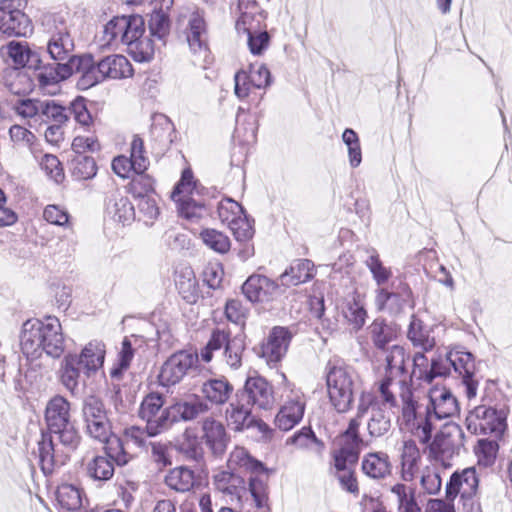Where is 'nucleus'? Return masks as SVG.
I'll return each instance as SVG.
<instances>
[{"instance_id":"obj_11","label":"nucleus","mask_w":512,"mask_h":512,"mask_svg":"<svg viewBox=\"0 0 512 512\" xmlns=\"http://www.w3.org/2000/svg\"><path fill=\"white\" fill-rule=\"evenodd\" d=\"M165 397L158 392L147 394L138 409V416L146 423L148 436L155 437L169 430V406L164 408Z\"/></svg>"},{"instance_id":"obj_62","label":"nucleus","mask_w":512,"mask_h":512,"mask_svg":"<svg viewBox=\"0 0 512 512\" xmlns=\"http://www.w3.org/2000/svg\"><path fill=\"white\" fill-rule=\"evenodd\" d=\"M68 118L73 115L75 121L82 126H88L92 122V116L87 109L86 100L83 97L74 99L67 107Z\"/></svg>"},{"instance_id":"obj_42","label":"nucleus","mask_w":512,"mask_h":512,"mask_svg":"<svg viewBox=\"0 0 512 512\" xmlns=\"http://www.w3.org/2000/svg\"><path fill=\"white\" fill-rule=\"evenodd\" d=\"M70 171L76 180H88L96 175L97 165L93 157L77 154L70 160Z\"/></svg>"},{"instance_id":"obj_27","label":"nucleus","mask_w":512,"mask_h":512,"mask_svg":"<svg viewBox=\"0 0 512 512\" xmlns=\"http://www.w3.org/2000/svg\"><path fill=\"white\" fill-rule=\"evenodd\" d=\"M421 455L419 448L414 440L403 442L400 453L401 479L405 482H411L419 471V462Z\"/></svg>"},{"instance_id":"obj_49","label":"nucleus","mask_w":512,"mask_h":512,"mask_svg":"<svg viewBox=\"0 0 512 512\" xmlns=\"http://www.w3.org/2000/svg\"><path fill=\"white\" fill-rule=\"evenodd\" d=\"M127 18L128 16H116L104 26L102 40L105 45L121 44Z\"/></svg>"},{"instance_id":"obj_23","label":"nucleus","mask_w":512,"mask_h":512,"mask_svg":"<svg viewBox=\"0 0 512 512\" xmlns=\"http://www.w3.org/2000/svg\"><path fill=\"white\" fill-rule=\"evenodd\" d=\"M150 137L157 145L159 152L168 150L176 137L174 124L166 115L155 114L152 117Z\"/></svg>"},{"instance_id":"obj_38","label":"nucleus","mask_w":512,"mask_h":512,"mask_svg":"<svg viewBox=\"0 0 512 512\" xmlns=\"http://www.w3.org/2000/svg\"><path fill=\"white\" fill-rule=\"evenodd\" d=\"M102 443L104 444V456L110 459L113 464L125 466L133 458V456L126 451L123 439L113 433Z\"/></svg>"},{"instance_id":"obj_13","label":"nucleus","mask_w":512,"mask_h":512,"mask_svg":"<svg viewBox=\"0 0 512 512\" xmlns=\"http://www.w3.org/2000/svg\"><path fill=\"white\" fill-rule=\"evenodd\" d=\"M198 355L196 353L180 350L173 353L162 364L158 375L159 384L163 387H170L180 383L191 371L196 369Z\"/></svg>"},{"instance_id":"obj_15","label":"nucleus","mask_w":512,"mask_h":512,"mask_svg":"<svg viewBox=\"0 0 512 512\" xmlns=\"http://www.w3.org/2000/svg\"><path fill=\"white\" fill-rule=\"evenodd\" d=\"M465 434L456 423L445 424L429 443L430 454L436 459L451 458L464 446Z\"/></svg>"},{"instance_id":"obj_16","label":"nucleus","mask_w":512,"mask_h":512,"mask_svg":"<svg viewBox=\"0 0 512 512\" xmlns=\"http://www.w3.org/2000/svg\"><path fill=\"white\" fill-rule=\"evenodd\" d=\"M448 360L451 370L462 379L466 396L469 399L475 397L478 381L474 378L476 370L474 355L462 346H455L448 351Z\"/></svg>"},{"instance_id":"obj_3","label":"nucleus","mask_w":512,"mask_h":512,"mask_svg":"<svg viewBox=\"0 0 512 512\" xmlns=\"http://www.w3.org/2000/svg\"><path fill=\"white\" fill-rule=\"evenodd\" d=\"M20 347L30 361L39 359L43 353L53 359L60 358L65 351V340L59 319L46 316L43 320L25 321L20 334Z\"/></svg>"},{"instance_id":"obj_6","label":"nucleus","mask_w":512,"mask_h":512,"mask_svg":"<svg viewBox=\"0 0 512 512\" xmlns=\"http://www.w3.org/2000/svg\"><path fill=\"white\" fill-rule=\"evenodd\" d=\"M327 387L331 404L339 413L347 412L353 403V392L357 374L341 360L329 361L327 365Z\"/></svg>"},{"instance_id":"obj_40","label":"nucleus","mask_w":512,"mask_h":512,"mask_svg":"<svg viewBox=\"0 0 512 512\" xmlns=\"http://www.w3.org/2000/svg\"><path fill=\"white\" fill-rule=\"evenodd\" d=\"M114 471L113 462L104 455L94 456L86 465V473L94 481H108L113 477Z\"/></svg>"},{"instance_id":"obj_12","label":"nucleus","mask_w":512,"mask_h":512,"mask_svg":"<svg viewBox=\"0 0 512 512\" xmlns=\"http://www.w3.org/2000/svg\"><path fill=\"white\" fill-rule=\"evenodd\" d=\"M229 428L236 432L256 427L265 437H271L272 429L261 419L252 414V407L234 394L225 411Z\"/></svg>"},{"instance_id":"obj_36","label":"nucleus","mask_w":512,"mask_h":512,"mask_svg":"<svg viewBox=\"0 0 512 512\" xmlns=\"http://www.w3.org/2000/svg\"><path fill=\"white\" fill-rule=\"evenodd\" d=\"M7 54L18 67H38L41 59L26 43L11 41L7 45Z\"/></svg>"},{"instance_id":"obj_43","label":"nucleus","mask_w":512,"mask_h":512,"mask_svg":"<svg viewBox=\"0 0 512 512\" xmlns=\"http://www.w3.org/2000/svg\"><path fill=\"white\" fill-rule=\"evenodd\" d=\"M57 501L60 506L69 511H75L82 506V492L72 484H62L57 488Z\"/></svg>"},{"instance_id":"obj_54","label":"nucleus","mask_w":512,"mask_h":512,"mask_svg":"<svg viewBox=\"0 0 512 512\" xmlns=\"http://www.w3.org/2000/svg\"><path fill=\"white\" fill-rule=\"evenodd\" d=\"M287 444H293L299 448H310L316 445L319 450L324 447V443L316 437L311 427H303L297 431L287 440Z\"/></svg>"},{"instance_id":"obj_41","label":"nucleus","mask_w":512,"mask_h":512,"mask_svg":"<svg viewBox=\"0 0 512 512\" xmlns=\"http://www.w3.org/2000/svg\"><path fill=\"white\" fill-rule=\"evenodd\" d=\"M390 491L397 498L398 512H422L415 497V488L396 483Z\"/></svg>"},{"instance_id":"obj_57","label":"nucleus","mask_w":512,"mask_h":512,"mask_svg":"<svg viewBox=\"0 0 512 512\" xmlns=\"http://www.w3.org/2000/svg\"><path fill=\"white\" fill-rule=\"evenodd\" d=\"M424 380L432 382L436 377H446L451 374V365L448 360V352L444 356L438 355L431 359L429 370H424Z\"/></svg>"},{"instance_id":"obj_48","label":"nucleus","mask_w":512,"mask_h":512,"mask_svg":"<svg viewBox=\"0 0 512 512\" xmlns=\"http://www.w3.org/2000/svg\"><path fill=\"white\" fill-rule=\"evenodd\" d=\"M126 50L136 62H149L154 55L153 41L148 36H143L138 41H129Z\"/></svg>"},{"instance_id":"obj_50","label":"nucleus","mask_w":512,"mask_h":512,"mask_svg":"<svg viewBox=\"0 0 512 512\" xmlns=\"http://www.w3.org/2000/svg\"><path fill=\"white\" fill-rule=\"evenodd\" d=\"M145 23L140 15H130L127 18L126 27L122 34L121 44L129 47V41H138L144 36Z\"/></svg>"},{"instance_id":"obj_64","label":"nucleus","mask_w":512,"mask_h":512,"mask_svg":"<svg viewBox=\"0 0 512 512\" xmlns=\"http://www.w3.org/2000/svg\"><path fill=\"white\" fill-rule=\"evenodd\" d=\"M249 310L238 299H231L226 302L225 315L229 321L237 325L245 326Z\"/></svg>"},{"instance_id":"obj_55","label":"nucleus","mask_w":512,"mask_h":512,"mask_svg":"<svg viewBox=\"0 0 512 512\" xmlns=\"http://www.w3.org/2000/svg\"><path fill=\"white\" fill-rule=\"evenodd\" d=\"M148 27L152 36L164 39L170 30L169 16L162 11H153L148 21Z\"/></svg>"},{"instance_id":"obj_32","label":"nucleus","mask_w":512,"mask_h":512,"mask_svg":"<svg viewBox=\"0 0 512 512\" xmlns=\"http://www.w3.org/2000/svg\"><path fill=\"white\" fill-rule=\"evenodd\" d=\"M104 78L121 79L132 75V65L123 55L113 54L100 59Z\"/></svg>"},{"instance_id":"obj_17","label":"nucleus","mask_w":512,"mask_h":512,"mask_svg":"<svg viewBox=\"0 0 512 512\" xmlns=\"http://www.w3.org/2000/svg\"><path fill=\"white\" fill-rule=\"evenodd\" d=\"M235 394L251 407L256 406L263 410L271 409L275 403L273 386L260 375L248 377Z\"/></svg>"},{"instance_id":"obj_46","label":"nucleus","mask_w":512,"mask_h":512,"mask_svg":"<svg viewBox=\"0 0 512 512\" xmlns=\"http://www.w3.org/2000/svg\"><path fill=\"white\" fill-rule=\"evenodd\" d=\"M391 428V419L386 411L381 407H374L373 413L367 424V429L371 437L377 438L385 435Z\"/></svg>"},{"instance_id":"obj_30","label":"nucleus","mask_w":512,"mask_h":512,"mask_svg":"<svg viewBox=\"0 0 512 512\" xmlns=\"http://www.w3.org/2000/svg\"><path fill=\"white\" fill-rule=\"evenodd\" d=\"M31 69L38 71L36 78L41 88L56 85L69 78V69L65 62L55 61L53 64H43L41 61L38 67H32Z\"/></svg>"},{"instance_id":"obj_20","label":"nucleus","mask_w":512,"mask_h":512,"mask_svg":"<svg viewBox=\"0 0 512 512\" xmlns=\"http://www.w3.org/2000/svg\"><path fill=\"white\" fill-rule=\"evenodd\" d=\"M202 431V439L212 454L221 457L230 440L223 423L208 417L202 422Z\"/></svg>"},{"instance_id":"obj_22","label":"nucleus","mask_w":512,"mask_h":512,"mask_svg":"<svg viewBox=\"0 0 512 512\" xmlns=\"http://www.w3.org/2000/svg\"><path fill=\"white\" fill-rule=\"evenodd\" d=\"M314 277V263L309 259H296L280 275L281 287L289 288L310 281Z\"/></svg>"},{"instance_id":"obj_34","label":"nucleus","mask_w":512,"mask_h":512,"mask_svg":"<svg viewBox=\"0 0 512 512\" xmlns=\"http://www.w3.org/2000/svg\"><path fill=\"white\" fill-rule=\"evenodd\" d=\"M232 392L233 386L224 377L209 379L202 385L205 398L217 405L226 403Z\"/></svg>"},{"instance_id":"obj_4","label":"nucleus","mask_w":512,"mask_h":512,"mask_svg":"<svg viewBox=\"0 0 512 512\" xmlns=\"http://www.w3.org/2000/svg\"><path fill=\"white\" fill-rule=\"evenodd\" d=\"M105 344L91 341L84 346L80 354L68 353L60 363L59 380L61 384L75 395L86 379L102 368L105 360Z\"/></svg>"},{"instance_id":"obj_59","label":"nucleus","mask_w":512,"mask_h":512,"mask_svg":"<svg viewBox=\"0 0 512 512\" xmlns=\"http://www.w3.org/2000/svg\"><path fill=\"white\" fill-rule=\"evenodd\" d=\"M42 170L55 183L60 184L65 178L64 170L59 159L52 154H45L40 162Z\"/></svg>"},{"instance_id":"obj_31","label":"nucleus","mask_w":512,"mask_h":512,"mask_svg":"<svg viewBox=\"0 0 512 512\" xmlns=\"http://www.w3.org/2000/svg\"><path fill=\"white\" fill-rule=\"evenodd\" d=\"M216 489L231 497L240 500L246 493L245 480L243 477L231 471H220L214 475Z\"/></svg>"},{"instance_id":"obj_37","label":"nucleus","mask_w":512,"mask_h":512,"mask_svg":"<svg viewBox=\"0 0 512 512\" xmlns=\"http://www.w3.org/2000/svg\"><path fill=\"white\" fill-rule=\"evenodd\" d=\"M187 42L194 53L207 50L205 21L198 14L189 19Z\"/></svg>"},{"instance_id":"obj_56","label":"nucleus","mask_w":512,"mask_h":512,"mask_svg":"<svg viewBox=\"0 0 512 512\" xmlns=\"http://www.w3.org/2000/svg\"><path fill=\"white\" fill-rule=\"evenodd\" d=\"M137 175L132 179L130 190L136 198L146 195H156L154 191V179L144 172H135Z\"/></svg>"},{"instance_id":"obj_10","label":"nucleus","mask_w":512,"mask_h":512,"mask_svg":"<svg viewBox=\"0 0 512 512\" xmlns=\"http://www.w3.org/2000/svg\"><path fill=\"white\" fill-rule=\"evenodd\" d=\"M465 424L467 430L475 435L494 434L500 437L506 429V413L504 410L479 405L469 411Z\"/></svg>"},{"instance_id":"obj_63","label":"nucleus","mask_w":512,"mask_h":512,"mask_svg":"<svg viewBox=\"0 0 512 512\" xmlns=\"http://www.w3.org/2000/svg\"><path fill=\"white\" fill-rule=\"evenodd\" d=\"M175 202L178 204L180 215L189 220L200 218L205 210L202 203L196 202L188 195L181 196V200Z\"/></svg>"},{"instance_id":"obj_2","label":"nucleus","mask_w":512,"mask_h":512,"mask_svg":"<svg viewBox=\"0 0 512 512\" xmlns=\"http://www.w3.org/2000/svg\"><path fill=\"white\" fill-rule=\"evenodd\" d=\"M399 397L401 400V419L405 427L416 436L422 444H428L434 430V420H443L459 414L456 397L446 387H433L428 393V402L419 404L412 391L411 385L400 380Z\"/></svg>"},{"instance_id":"obj_28","label":"nucleus","mask_w":512,"mask_h":512,"mask_svg":"<svg viewBox=\"0 0 512 512\" xmlns=\"http://www.w3.org/2000/svg\"><path fill=\"white\" fill-rule=\"evenodd\" d=\"M143 343L144 339L139 335L124 337L121 343V349L118 353V363L110 370L111 378L119 379L122 376L123 372L127 370L131 364L136 347L141 346Z\"/></svg>"},{"instance_id":"obj_29","label":"nucleus","mask_w":512,"mask_h":512,"mask_svg":"<svg viewBox=\"0 0 512 512\" xmlns=\"http://www.w3.org/2000/svg\"><path fill=\"white\" fill-rule=\"evenodd\" d=\"M305 403L300 400L287 401L275 417V425L282 431L291 430L303 418Z\"/></svg>"},{"instance_id":"obj_14","label":"nucleus","mask_w":512,"mask_h":512,"mask_svg":"<svg viewBox=\"0 0 512 512\" xmlns=\"http://www.w3.org/2000/svg\"><path fill=\"white\" fill-rule=\"evenodd\" d=\"M292 338L293 334L288 327L274 326L265 340L253 350L268 365H276L286 355Z\"/></svg>"},{"instance_id":"obj_60","label":"nucleus","mask_w":512,"mask_h":512,"mask_svg":"<svg viewBox=\"0 0 512 512\" xmlns=\"http://www.w3.org/2000/svg\"><path fill=\"white\" fill-rule=\"evenodd\" d=\"M178 449L187 459L199 462L203 458V449L196 436L184 433V440L179 444Z\"/></svg>"},{"instance_id":"obj_61","label":"nucleus","mask_w":512,"mask_h":512,"mask_svg":"<svg viewBox=\"0 0 512 512\" xmlns=\"http://www.w3.org/2000/svg\"><path fill=\"white\" fill-rule=\"evenodd\" d=\"M498 444L494 440L480 439L476 447L478 462L484 466H490L496 459Z\"/></svg>"},{"instance_id":"obj_44","label":"nucleus","mask_w":512,"mask_h":512,"mask_svg":"<svg viewBox=\"0 0 512 512\" xmlns=\"http://www.w3.org/2000/svg\"><path fill=\"white\" fill-rule=\"evenodd\" d=\"M239 12L241 15L235 25L238 33L247 35L261 29L262 23L266 18V14L263 11L257 13L256 9H249Z\"/></svg>"},{"instance_id":"obj_24","label":"nucleus","mask_w":512,"mask_h":512,"mask_svg":"<svg viewBox=\"0 0 512 512\" xmlns=\"http://www.w3.org/2000/svg\"><path fill=\"white\" fill-rule=\"evenodd\" d=\"M107 213L123 226L131 224L135 218V208L129 198L119 191L113 192L107 203Z\"/></svg>"},{"instance_id":"obj_1","label":"nucleus","mask_w":512,"mask_h":512,"mask_svg":"<svg viewBox=\"0 0 512 512\" xmlns=\"http://www.w3.org/2000/svg\"><path fill=\"white\" fill-rule=\"evenodd\" d=\"M70 410V402L62 395L53 396L46 404L47 431L41 432L38 441L39 464L45 475L65 465L81 444L82 436L71 420Z\"/></svg>"},{"instance_id":"obj_26","label":"nucleus","mask_w":512,"mask_h":512,"mask_svg":"<svg viewBox=\"0 0 512 512\" xmlns=\"http://www.w3.org/2000/svg\"><path fill=\"white\" fill-rule=\"evenodd\" d=\"M361 469L369 478L382 480L391 475L392 463L387 453L371 452L364 456Z\"/></svg>"},{"instance_id":"obj_19","label":"nucleus","mask_w":512,"mask_h":512,"mask_svg":"<svg viewBox=\"0 0 512 512\" xmlns=\"http://www.w3.org/2000/svg\"><path fill=\"white\" fill-rule=\"evenodd\" d=\"M478 484L479 479L474 467L466 468L462 472H454L446 484V501H453L458 494L462 503L473 501Z\"/></svg>"},{"instance_id":"obj_53","label":"nucleus","mask_w":512,"mask_h":512,"mask_svg":"<svg viewBox=\"0 0 512 512\" xmlns=\"http://www.w3.org/2000/svg\"><path fill=\"white\" fill-rule=\"evenodd\" d=\"M203 242L218 253H226L230 249L229 238L215 229H205L201 232Z\"/></svg>"},{"instance_id":"obj_5","label":"nucleus","mask_w":512,"mask_h":512,"mask_svg":"<svg viewBox=\"0 0 512 512\" xmlns=\"http://www.w3.org/2000/svg\"><path fill=\"white\" fill-rule=\"evenodd\" d=\"M228 467L233 470L244 469L250 473L249 492L256 508L260 512H270L268 505L269 470L264 464L252 457L245 448L236 447L229 456Z\"/></svg>"},{"instance_id":"obj_8","label":"nucleus","mask_w":512,"mask_h":512,"mask_svg":"<svg viewBox=\"0 0 512 512\" xmlns=\"http://www.w3.org/2000/svg\"><path fill=\"white\" fill-rule=\"evenodd\" d=\"M47 35L46 51L50 58L57 62H68L74 56V41L68 25L63 17L50 14L42 21Z\"/></svg>"},{"instance_id":"obj_35","label":"nucleus","mask_w":512,"mask_h":512,"mask_svg":"<svg viewBox=\"0 0 512 512\" xmlns=\"http://www.w3.org/2000/svg\"><path fill=\"white\" fill-rule=\"evenodd\" d=\"M369 330L373 344L376 348L382 350L385 349L398 334L397 325L392 322H387L383 318H376L369 326Z\"/></svg>"},{"instance_id":"obj_47","label":"nucleus","mask_w":512,"mask_h":512,"mask_svg":"<svg viewBox=\"0 0 512 512\" xmlns=\"http://www.w3.org/2000/svg\"><path fill=\"white\" fill-rule=\"evenodd\" d=\"M157 198V195H146L144 197L137 198L139 220L143 221L148 226L153 225L154 221L160 215Z\"/></svg>"},{"instance_id":"obj_51","label":"nucleus","mask_w":512,"mask_h":512,"mask_svg":"<svg viewBox=\"0 0 512 512\" xmlns=\"http://www.w3.org/2000/svg\"><path fill=\"white\" fill-rule=\"evenodd\" d=\"M41 117L43 121L64 124L68 121V110L67 107H63L53 100H45L42 103Z\"/></svg>"},{"instance_id":"obj_25","label":"nucleus","mask_w":512,"mask_h":512,"mask_svg":"<svg viewBox=\"0 0 512 512\" xmlns=\"http://www.w3.org/2000/svg\"><path fill=\"white\" fill-rule=\"evenodd\" d=\"M0 32L9 37H25L32 32L31 21L22 10L0 13Z\"/></svg>"},{"instance_id":"obj_7","label":"nucleus","mask_w":512,"mask_h":512,"mask_svg":"<svg viewBox=\"0 0 512 512\" xmlns=\"http://www.w3.org/2000/svg\"><path fill=\"white\" fill-rule=\"evenodd\" d=\"M224 348V360L226 364L236 370L241 367L246 349V335L243 331L231 337L230 330L215 328L201 352L203 361L210 362L213 352Z\"/></svg>"},{"instance_id":"obj_9","label":"nucleus","mask_w":512,"mask_h":512,"mask_svg":"<svg viewBox=\"0 0 512 512\" xmlns=\"http://www.w3.org/2000/svg\"><path fill=\"white\" fill-rule=\"evenodd\" d=\"M81 417L86 435L93 440L103 442L111 436V421L104 402L98 396L89 395L83 399Z\"/></svg>"},{"instance_id":"obj_33","label":"nucleus","mask_w":512,"mask_h":512,"mask_svg":"<svg viewBox=\"0 0 512 512\" xmlns=\"http://www.w3.org/2000/svg\"><path fill=\"white\" fill-rule=\"evenodd\" d=\"M165 484L176 492H189L196 484V476L194 471L186 466L175 467L165 476Z\"/></svg>"},{"instance_id":"obj_45","label":"nucleus","mask_w":512,"mask_h":512,"mask_svg":"<svg viewBox=\"0 0 512 512\" xmlns=\"http://www.w3.org/2000/svg\"><path fill=\"white\" fill-rule=\"evenodd\" d=\"M377 287L384 286L392 277V270L381 261L379 254L373 250L364 261Z\"/></svg>"},{"instance_id":"obj_39","label":"nucleus","mask_w":512,"mask_h":512,"mask_svg":"<svg viewBox=\"0 0 512 512\" xmlns=\"http://www.w3.org/2000/svg\"><path fill=\"white\" fill-rule=\"evenodd\" d=\"M407 337L414 346L421 347L425 351H429L435 346V339L430 337L423 321L414 315L411 317Z\"/></svg>"},{"instance_id":"obj_21","label":"nucleus","mask_w":512,"mask_h":512,"mask_svg":"<svg viewBox=\"0 0 512 512\" xmlns=\"http://www.w3.org/2000/svg\"><path fill=\"white\" fill-rule=\"evenodd\" d=\"M208 411V405L199 397L180 400L169 406V429L180 421H192Z\"/></svg>"},{"instance_id":"obj_58","label":"nucleus","mask_w":512,"mask_h":512,"mask_svg":"<svg viewBox=\"0 0 512 512\" xmlns=\"http://www.w3.org/2000/svg\"><path fill=\"white\" fill-rule=\"evenodd\" d=\"M228 227L237 241L243 242L253 237L254 230L245 213L233 217V220H230Z\"/></svg>"},{"instance_id":"obj_52","label":"nucleus","mask_w":512,"mask_h":512,"mask_svg":"<svg viewBox=\"0 0 512 512\" xmlns=\"http://www.w3.org/2000/svg\"><path fill=\"white\" fill-rule=\"evenodd\" d=\"M43 101L31 98H19L12 103L14 112L22 118H33L41 116Z\"/></svg>"},{"instance_id":"obj_18","label":"nucleus","mask_w":512,"mask_h":512,"mask_svg":"<svg viewBox=\"0 0 512 512\" xmlns=\"http://www.w3.org/2000/svg\"><path fill=\"white\" fill-rule=\"evenodd\" d=\"M242 293L251 303H267L281 295V285L261 274H252L242 285Z\"/></svg>"}]
</instances>
